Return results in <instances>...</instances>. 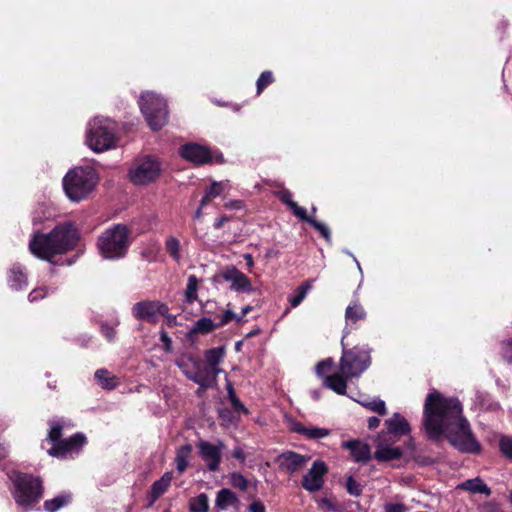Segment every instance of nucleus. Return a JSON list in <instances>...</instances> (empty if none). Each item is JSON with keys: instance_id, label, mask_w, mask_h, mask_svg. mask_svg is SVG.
I'll list each match as a JSON object with an SVG mask.
<instances>
[{"instance_id": "35", "label": "nucleus", "mask_w": 512, "mask_h": 512, "mask_svg": "<svg viewBox=\"0 0 512 512\" xmlns=\"http://www.w3.org/2000/svg\"><path fill=\"white\" fill-rule=\"evenodd\" d=\"M165 247L169 255L179 262L181 259L179 240L176 237L170 236L166 239Z\"/></svg>"}, {"instance_id": "25", "label": "nucleus", "mask_w": 512, "mask_h": 512, "mask_svg": "<svg viewBox=\"0 0 512 512\" xmlns=\"http://www.w3.org/2000/svg\"><path fill=\"white\" fill-rule=\"evenodd\" d=\"M192 452L191 445H184L177 449L175 462H176V468L179 473H183L188 465H189V458Z\"/></svg>"}, {"instance_id": "21", "label": "nucleus", "mask_w": 512, "mask_h": 512, "mask_svg": "<svg viewBox=\"0 0 512 512\" xmlns=\"http://www.w3.org/2000/svg\"><path fill=\"white\" fill-rule=\"evenodd\" d=\"M342 447L350 451L355 462H367L371 458L370 447L359 440L345 441Z\"/></svg>"}, {"instance_id": "43", "label": "nucleus", "mask_w": 512, "mask_h": 512, "mask_svg": "<svg viewBox=\"0 0 512 512\" xmlns=\"http://www.w3.org/2000/svg\"><path fill=\"white\" fill-rule=\"evenodd\" d=\"M233 319H235L237 322L242 321V317H238L234 312L228 309L223 313V315L220 318V321L216 324L219 325V327H221Z\"/></svg>"}, {"instance_id": "64", "label": "nucleus", "mask_w": 512, "mask_h": 512, "mask_svg": "<svg viewBox=\"0 0 512 512\" xmlns=\"http://www.w3.org/2000/svg\"><path fill=\"white\" fill-rule=\"evenodd\" d=\"M252 310V307L251 306H246L242 309V314L240 317H244L246 314H248L250 311Z\"/></svg>"}, {"instance_id": "14", "label": "nucleus", "mask_w": 512, "mask_h": 512, "mask_svg": "<svg viewBox=\"0 0 512 512\" xmlns=\"http://www.w3.org/2000/svg\"><path fill=\"white\" fill-rule=\"evenodd\" d=\"M177 365L189 379L199 384L202 388L211 386L210 378L204 375L198 361L192 358L182 357L177 361Z\"/></svg>"}, {"instance_id": "53", "label": "nucleus", "mask_w": 512, "mask_h": 512, "mask_svg": "<svg viewBox=\"0 0 512 512\" xmlns=\"http://www.w3.org/2000/svg\"><path fill=\"white\" fill-rule=\"evenodd\" d=\"M231 403L236 411H243L244 413H247V409L243 406V404L240 402V400L236 397V395H232L230 398Z\"/></svg>"}, {"instance_id": "20", "label": "nucleus", "mask_w": 512, "mask_h": 512, "mask_svg": "<svg viewBox=\"0 0 512 512\" xmlns=\"http://www.w3.org/2000/svg\"><path fill=\"white\" fill-rule=\"evenodd\" d=\"M385 425L387 431L382 434H386V438L388 436L399 437L410 433L408 421L399 413H395L391 418L387 419Z\"/></svg>"}, {"instance_id": "2", "label": "nucleus", "mask_w": 512, "mask_h": 512, "mask_svg": "<svg viewBox=\"0 0 512 512\" xmlns=\"http://www.w3.org/2000/svg\"><path fill=\"white\" fill-rule=\"evenodd\" d=\"M344 338L345 335L341 341L343 353L339 363V371L326 376L324 379V385L340 395L346 393L347 379L359 377L371 363L368 350L360 349L359 347L345 349Z\"/></svg>"}, {"instance_id": "62", "label": "nucleus", "mask_w": 512, "mask_h": 512, "mask_svg": "<svg viewBox=\"0 0 512 512\" xmlns=\"http://www.w3.org/2000/svg\"><path fill=\"white\" fill-rule=\"evenodd\" d=\"M8 454L7 448L4 444H0V460L4 459Z\"/></svg>"}, {"instance_id": "47", "label": "nucleus", "mask_w": 512, "mask_h": 512, "mask_svg": "<svg viewBox=\"0 0 512 512\" xmlns=\"http://www.w3.org/2000/svg\"><path fill=\"white\" fill-rule=\"evenodd\" d=\"M101 331L104 335V337L108 340V341H113L115 336H116V330L113 326H109L107 324H102L101 325Z\"/></svg>"}, {"instance_id": "40", "label": "nucleus", "mask_w": 512, "mask_h": 512, "mask_svg": "<svg viewBox=\"0 0 512 512\" xmlns=\"http://www.w3.org/2000/svg\"><path fill=\"white\" fill-rule=\"evenodd\" d=\"M309 223L326 239L330 240L331 233L330 229L322 222L317 221L314 219H309Z\"/></svg>"}, {"instance_id": "63", "label": "nucleus", "mask_w": 512, "mask_h": 512, "mask_svg": "<svg viewBox=\"0 0 512 512\" xmlns=\"http://www.w3.org/2000/svg\"><path fill=\"white\" fill-rule=\"evenodd\" d=\"M220 416H221V418L223 420L232 421L231 418H230V413L229 412L222 411Z\"/></svg>"}, {"instance_id": "26", "label": "nucleus", "mask_w": 512, "mask_h": 512, "mask_svg": "<svg viewBox=\"0 0 512 512\" xmlns=\"http://www.w3.org/2000/svg\"><path fill=\"white\" fill-rule=\"evenodd\" d=\"M458 487L472 493H484L486 495L491 494L490 488L480 478L466 480Z\"/></svg>"}, {"instance_id": "30", "label": "nucleus", "mask_w": 512, "mask_h": 512, "mask_svg": "<svg viewBox=\"0 0 512 512\" xmlns=\"http://www.w3.org/2000/svg\"><path fill=\"white\" fill-rule=\"evenodd\" d=\"M218 327L219 325H217L212 319L203 317L196 321L191 332L195 334H207Z\"/></svg>"}, {"instance_id": "37", "label": "nucleus", "mask_w": 512, "mask_h": 512, "mask_svg": "<svg viewBox=\"0 0 512 512\" xmlns=\"http://www.w3.org/2000/svg\"><path fill=\"white\" fill-rule=\"evenodd\" d=\"M273 82V75L270 71L261 73L257 80V93L260 94L265 87Z\"/></svg>"}, {"instance_id": "42", "label": "nucleus", "mask_w": 512, "mask_h": 512, "mask_svg": "<svg viewBox=\"0 0 512 512\" xmlns=\"http://www.w3.org/2000/svg\"><path fill=\"white\" fill-rule=\"evenodd\" d=\"M333 365H334V362L330 358L320 361L316 366L317 375L323 376L326 372H328L332 369Z\"/></svg>"}, {"instance_id": "49", "label": "nucleus", "mask_w": 512, "mask_h": 512, "mask_svg": "<svg viewBox=\"0 0 512 512\" xmlns=\"http://www.w3.org/2000/svg\"><path fill=\"white\" fill-rule=\"evenodd\" d=\"M47 294V290L46 288H38V289H35L33 290L30 294H29V301L30 302H34V301H37L39 299H42L45 297V295Z\"/></svg>"}, {"instance_id": "10", "label": "nucleus", "mask_w": 512, "mask_h": 512, "mask_svg": "<svg viewBox=\"0 0 512 512\" xmlns=\"http://www.w3.org/2000/svg\"><path fill=\"white\" fill-rule=\"evenodd\" d=\"M415 450V444L412 439L404 445V447L395 446L391 437L386 438V434H380L378 436L375 458L378 461L387 462L392 460H398L405 455L412 456Z\"/></svg>"}, {"instance_id": "54", "label": "nucleus", "mask_w": 512, "mask_h": 512, "mask_svg": "<svg viewBox=\"0 0 512 512\" xmlns=\"http://www.w3.org/2000/svg\"><path fill=\"white\" fill-rule=\"evenodd\" d=\"M249 512H266L265 506L260 501H254L248 508Z\"/></svg>"}, {"instance_id": "46", "label": "nucleus", "mask_w": 512, "mask_h": 512, "mask_svg": "<svg viewBox=\"0 0 512 512\" xmlns=\"http://www.w3.org/2000/svg\"><path fill=\"white\" fill-rule=\"evenodd\" d=\"M480 512H502L498 503L490 501L480 506Z\"/></svg>"}, {"instance_id": "15", "label": "nucleus", "mask_w": 512, "mask_h": 512, "mask_svg": "<svg viewBox=\"0 0 512 512\" xmlns=\"http://www.w3.org/2000/svg\"><path fill=\"white\" fill-rule=\"evenodd\" d=\"M182 158L194 164L201 165L212 161V155L208 148L196 143H187L179 149Z\"/></svg>"}, {"instance_id": "8", "label": "nucleus", "mask_w": 512, "mask_h": 512, "mask_svg": "<svg viewBox=\"0 0 512 512\" xmlns=\"http://www.w3.org/2000/svg\"><path fill=\"white\" fill-rule=\"evenodd\" d=\"M50 431L48 434V440L52 442L53 446L48 450V454L54 457L64 458L68 454L78 452V450L86 442V438L83 434L77 433L68 439L61 440L62 435V424L59 422L50 423Z\"/></svg>"}, {"instance_id": "31", "label": "nucleus", "mask_w": 512, "mask_h": 512, "mask_svg": "<svg viewBox=\"0 0 512 512\" xmlns=\"http://www.w3.org/2000/svg\"><path fill=\"white\" fill-rule=\"evenodd\" d=\"M95 377L104 389H113L117 385L116 378L106 369H99L95 372Z\"/></svg>"}, {"instance_id": "41", "label": "nucleus", "mask_w": 512, "mask_h": 512, "mask_svg": "<svg viewBox=\"0 0 512 512\" xmlns=\"http://www.w3.org/2000/svg\"><path fill=\"white\" fill-rule=\"evenodd\" d=\"M501 452L512 459V437H502L499 442Z\"/></svg>"}, {"instance_id": "12", "label": "nucleus", "mask_w": 512, "mask_h": 512, "mask_svg": "<svg viewBox=\"0 0 512 512\" xmlns=\"http://www.w3.org/2000/svg\"><path fill=\"white\" fill-rule=\"evenodd\" d=\"M197 448L199 450V455L205 462L208 470L217 471L222 459V451L224 449L223 442L218 441L217 443H211L205 440H200L197 443Z\"/></svg>"}, {"instance_id": "22", "label": "nucleus", "mask_w": 512, "mask_h": 512, "mask_svg": "<svg viewBox=\"0 0 512 512\" xmlns=\"http://www.w3.org/2000/svg\"><path fill=\"white\" fill-rule=\"evenodd\" d=\"M365 318L366 311L358 301H354L346 308L345 321L347 327H353L358 320H363Z\"/></svg>"}, {"instance_id": "56", "label": "nucleus", "mask_w": 512, "mask_h": 512, "mask_svg": "<svg viewBox=\"0 0 512 512\" xmlns=\"http://www.w3.org/2000/svg\"><path fill=\"white\" fill-rule=\"evenodd\" d=\"M380 425V419L377 417H370L368 419V428L376 429Z\"/></svg>"}, {"instance_id": "17", "label": "nucleus", "mask_w": 512, "mask_h": 512, "mask_svg": "<svg viewBox=\"0 0 512 512\" xmlns=\"http://www.w3.org/2000/svg\"><path fill=\"white\" fill-rule=\"evenodd\" d=\"M167 307L159 302L144 301L133 306V315L140 319L155 322L159 315L166 312Z\"/></svg>"}, {"instance_id": "45", "label": "nucleus", "mask_w": 512, "mask_h": 512, "mask_svg": "<svg viewBox=\"0 0 512 512\" xmlns=\"http://www.w3.org/2000/svg\"><path fill=\"white\" fill-rule=\"evenodd\" d=\"M407 508L402 503H386L384 505L385 512H407Z\"/></svg>"}, {"instance_id": "13", "label": "nucleus", "mask_w": 512, "mask_h": 512, "mask_svg": "<svg viewBox=\"0 0 512 512\" xmlns=\"http://www.w3.org/2000/svg\"><path fill=\"white\" fill-rule=\"evenodd\" d=\"M327 472L328 467L324 461H314L311 468L303 475L302 487L309 492L319 491L323 487Z\"/></svg>"}, {"instance_id": "9", "label": "nucleus", "mask_w": 512, "mask_h": 512, "mask_svg": "<svg viewBox=\"0 0 512 512\" xmlns=\"http://www.w3.org/2000/svg\"><path fill=\"white\" fill-rule=\"evenodd\" d=\"M140 108L152 130L161 129L167 122L168 112L166 102L152 92L141 95Z\"/></svg>"}, {"instance_id": "58", "label": "nucleus", "mask_w": 512, "mask_h": 512, "mask_svg": "<svg viewBox=\"0 0 512 512\" xmlns=\"http://www.w3.org/2000/svg\"><path fill=\"white\" fill-rule=\"evenodd\" d=\"M293 430L297 433H300L302 435L305 436L306 434V430H307V426H304L303 424L301 423H296L294 426H293Z\"/></svg>"}, {"instance_id": "61", "label": "nucleus", "mask_w": 512, "mask_h": 512, "mask_svg": "<svg viewBox=\"0 0 512 512\" xmlns=\"http://www.w3.org/2000/svg\"><path fill=\"white\" fill-rule=\"evenodd\" d=\"M244 259L246 260V263H247V266L248 267H253L254 265V261H253V257L251 254H245L244 255Z\"/></svg>"}, {"instance_id": "4", "label": "nucleus", "mask_w": 512, "mask_h": 512, "mask_svg": "<svg viewBox=\"0 0 512 512\" xmlns=\"http://www.w3.org/2000/svg\"><path fill=\"white\" fill-rule=\"evenodd\" d=\"M99 182V176L90 166L76 167L63 178V188L67 197L74 202L86 199Z\"/></svg>"}, {"instance_id": "44", "label": "nucleus", "mask_w": 512, "mask_h": 512, "mask_svg": "<svg viewBox=\"0 0 512 512\" xmlns=\"http://www.w3.org/2000/svg\"><path fill=\"white\" fill-rule=\"evenodd\" d=\"M293 213L301 220L306 221L309 223V219H313L312 217H309L307 215L306 209L299 206L297 203L292 204L291 207Z\"/></svg>"}, {"instance_id": "60", "label": "nucleus", "mask_w": 512, "mask_h": 512, "mask_svg": "<svg viewBox=\"0 0 512 512\" xmlns=\"http://www.w3.org/2000/svg\"><path fill=\"white\" fill-rule=\"evenodd\" d=\"M211 196H209L207 193L203 196V198L200 201L201 208H204L211 200Z\"/></svg>"}, {"instance_id": "24", "label": "nucleus", "mask_w": 512, "mask_h": 512, "mask_svg": "<svg viewBox=\"0 0 512 512\" xmlns=\"http://www.w3.org/2000/svg\"><path fill=\"white\" fill-rule=\"evenodd\" d=\"M172 473L166 472L159 480L155 481L151 489L152 501L159 498L170 486L172 481Z\"/></svg>"}, {"instance_id": "27", "label": "nucleus", "mask_w": 512, "mask_h": 512, "mask_svg": "<svg viewBox=\"0 0 512 512\" xmlns=\"http://www.w3.org/2000/svg\"><path fill=\"white\" fill-rule=\"evenodd\" d=\"M312 280H307L301 284L296 290L294 295L289 297V302L292 307H297L305 299L308 292L312 289Z\"/></svg>"}, {"instance_id": "3", "label": "nucleus", "mask_w": 512, "mask_h": 512, "mask_svg": "<svg viewBox=\"0 0 512 512\" xmlns=\"http://www.w3.org/2000/svg\"><path fill=\"white\" fill-rule=\"evenodd\" d=\"M77 233L71 224L55 227L50 233H36L29 243L30 252L36 257L51 261L55 255L72 249L77 241Z\"/></svg>"}, {"instance_id": "23", "label": "nucleus", "mask_w": 512, "mask_h": 512, "mask_svg": "<svg viewBox=\"0 0 512 512\" xmlns=\"http://www.w3.org/2000/svg\"><path fill=\"white\" fill-rule=\"evenodd\" d=\"M238 498L230 489L224 488L217 492L215 505L219 510H227L230 506L235 505Z\"/></svg>"}, {"instance_id": "57", "label": "nucleus", "mask_w": 512, "mask_h": 512, "mask_svg": "<svg viewBox=\"0 0 512 512\" xmlns=\"http://www.w3.org/2000/svg\"><path fill=\"white\" fill-rule=\"evenodd\" d=\"M230 219L227 216H221L215 221L214 227L216 229H220L226 222H228Z\"/></svg>"}, {"instance_id": "29", "label": "nucleus", "mask_w": 512, "mask_h": 512, "mask_svg": "<svg viewBox=\"0 0 512 512\" xmlns=\"http://www.w3.org/2000/svg\"><path fill=\"white\" fill-rule=\"evenodd\" d=\"M9 283L11 288L15 290L22 289L27 284L26 276L19 266L10 270Z\"/></svg>"}, {"instance_id": "59", "label": "nucleus", "mask_w": 512, "mask_h": 512, "mask_svg": "<svg viewBox=\"0 0 512 512\" xmlns=\"http://www.w3.org/2000/svg\"><path fill=\"white\" fill-rule=\"evenodd\" d=\"M161 340L165 344L166 350L169 351L170 350V345H171V339L169 338V336L167 335L166 332H162L161 333Z\"/></svg>"}, {"instance_id": "7", "label": "nucleus", "mask_w": 512, "mask_h": 512, "mask_svg": "<svg viewBox=\"0 0 512 512\" xmlns=\"http://www.w3.org/2000/svg\"><path fill=\"white\" fill-rule=\"evenodd\" d=\"M130 231L122 224L106 229L98 239L100 254L106 259L123 257L130 244Z\"/></svg>"}, {"instance_id": "55", "label": "nucleus", "mask_w": 512, "mask_h": 512, "mask_svg": "<svg viewBox=\"0 0 512 512\" xmlns=\"http://www.w3.org/2000/svg\"><path fill=\"white\" fill-rule=\"evenodd\" d=\"M233 457L240 460L241 462L245 461V453L240 447H236L232 452Z\"/></svg>"}, {"instance_id": "48", "label": "nucleus", "mask_w": 512, "mask_h": 512, "mask_svg": "<svg viewBox=\"0 0 512 512\" xmlns=\"http://www.w3.org/2000/svg\"><path fill=\"white\" fill-rule=\"evenodd\" d=\"M347 489L352 495H359L361 493L360 485L352 477H349L347 480Z\"/></svg>"}, {"instance_id": "50", "label": "nucleus", "mask_w": 512, "mask_h": 512, "mask_svg": "<svg viewBox=\"0 0 512 512\" xmlns=\"http://www.w3.org/2000/svg\"><path fill=\"white\" fill-rule=\"evenodd\" d=\"M277 195H278L279 199L283 203L287 204L290 208L292 207V204L296 203L292 200V195L288 190L280 191Z\"/></svg>"}, {"instance_id": "51", "label": "nucleus", "mask_w": 512, "mask_h": 512, "mask_svg": "<svg viewBox=\"0 0 512 512\" xmlns=\"http://www.w3.org/2000/svg\"><path fill=\"white\" fill-rule=\"evenodd\" d=\"M224 207L230 210H240L244 207V203L241 200H230L225 203Z\"/></svg>"}, {"instance_id": "1", "label": "nucleus", "mask_w": 512, "mask_h": 512, "mask_svg": "<svg viewBox=\"0 0 512 512\" xmlns=\"http://www.w3.org/2000/svg\"><path fill=\"white\" fill-rule=\"evenodd\" d=\"M462 412V405L457 398L445 397L438 391H433L427 395L424 402V430L432 440L437 441L445 436L462 452H479L480 445Z\"/></svg>"}, {"instance_id": "5", "label": "nucleus", "mask_w": 512, "mask_h": 512, "mask_svg": "<svg viewBox=\"0 0 512 512\" xmlns=\"http://www.w3.org/2000/svg\"><path fill=\"white\" fill-rule=\"evenodd\" d=\"M8 477L14 485L13 498L25 511L41 499L43 488L39 478L18 471H12Z\"/></svg>"}, {"instance_id": "18", "label": "nucleus", "mask_w": 512, "mask_h": 512, "mask_svg": "<svg viewBox=\"0 0 512 512\" xmlns=\"http://www.w3.org/2000/svg\"><path fill=\"white\" fill-rule=\"evenodd\" d=\"M224 355V347L212 348L205 352L204 357L207 366L202 368V371L204 372V375H207L210 378L211 385L215 382L218 374L223 372V370L219 368V365L223 361Z\"/></svg>"}, {"instance_id": "19", "label": "nucleus", "mask_w": 512, "mask_h": 512, "mask_svg": "<svg viewBox=\"0 0 512 512\" xmlns=\"http://www.w3.org/2000/svg\"><path fill=\"white\" fill-rule=\"evenodd\" d=\"M309 460L310 456L301 455L293 451H286L278 457L279 468L291 475L300 471Z\"/></svg>"}, {"instance_id": "52", "label": "nucleus", "mask_w": 512, "mask_h": 512, "mask_svg": "<svg viewBox=\"0 0 512 512\" xmlns=\"http://www.w3.org/2000/svg\"><path fill=\"white\" fill-rule=\"evenodd\" d=\"M503 357L510 362L512 361V340H509L504 344Z\"/></svg>"}, {"instance_id": "39", "label": "nucleus", "mask_w": 512, "mask_h": 512, "mask_svg": "<svg viewBox=\"0 0 512 512\" xmlns=\"http://www.w3.org/2000/svg\"><path fill=\"white\" fill-rule=\"evenodd\" d=\"M228 187V182H216L214 181L210 188L206 191V193L211 196V198H215L221 195L222 191Z\"/></svg>"}, {"instance_id": "33", "label": "nucleus", "mask_w": 512, "mask_h": 512, "mask_svg": "<svg viewBox=\"0 0 512 512\" xmlns=\"http://www.w3.org/2000/svg\"><path fill=\"white\" fill-rule=\"evenodd\" d=\"M198 280L195 275H190L187 281L185 298L188 303H193L198 298Z\"/></svg>"}, {"instance_id": "11", "label": "nucleus", "mask_w": 512, "mask_h": 512, "mask_svg": "<svg viewBox=\"0 0 512 512\" xmlns=\"http://www.w3.org/2000/svg\"><path fill=\"white\" fill-rule=\"evenodd\" d=\"M159 162L151 157L137 159L129 170V178L135 185H147L160 175Z\"/></svg>"}, {"instance_id": "38", "label": "nucleus", "mask_w": 512, "mask_h": 512, "mask_svg": "<svg viewBox=\"0 0 512 512\" xmlns=\"http://www.w3.org/2000/svg\"><path fill=\"white\" fill-rule=\"evenodd\" d=\"M230 478L233 487L238 488L242 491H245L248 488V481L242 474L232 473Z\"/></svg>"}, {"instance_id": "6", "label": "nucleus", "mask_w": 512, "mask_h": 512, "mask_svg": "<svg viewBox=\"0 0 512 512\" xmlns=\"http://www.w3.org/2000/svg\"><path fill=\"white\" fill-rule=\"evenodd\" d=\"M116 124L103 117H95L87 126L86 144L94 152H104L116 146Z\"/></svg>"}, {"instance_id": "34", "label": "nucleus", "mask_w": 512, "mask_h": 512, "mask_svg": "<svg viewBox=\"0 0 512 512\" xmlns=\"http://www.w3.org/2000/svg\"><path fill=\"white\" fill-rule=\"evenodd\" d=\"M191 512H208V497L206 494L202 493L197 497L193 498L190 502Z\"/></svg>"}, {"instance_id": "16", "label": "nucleus", "mask_w": 512, "mask_h": 512, "mask_svg": "<svg viewBox=\"0 0 512 512\" xmlns=\"http://www.w3.org/2000/svg\"><path fill=\"white\" fill-rule=\"evenodd\" d=\"M222 277L225 281L231 283L230 288L233 291L246 293L254 291L250 279L235 266L227 267L222 272Z\"/></svg>"}, {"instance_id": "28", "label": "nucleus", "mask_w": 512, "mask_h": 512, "mask_svg": "<svg viewBox=\"0 0 512 512\" xmlns=\"http://www.w3.org/2000/svg\"><path fill=\"white\" fill-rule=\"evenodd\" d=\"M363 407L373 411L379 415H385L387 413L386 404L379 398H365L357 400Z\"/></svg>"}, {"instance_id": "32", "label": "nucleus", "mask_w": 512, "mask_h": 512, "mask_svg": "<svg viewBox=\"0 0 512 512\" xmlns=\"http://www.w3.org/2000/svg\"><path fill=\"white\" fill-rule=\"evenodd\" d=\"M71 500V497L70 495L66 494V495H60V496H57L51 500H47L44 502V508L46 511L48 512H56L57 510H59L60 508L64 507L65 505H67Z\"/></svg>"}, {"instance_id": "36", "label": "nucleus", "mask_w": 512, "mask_h": 512, "mask_svg": "<svg viewBox=\"0 0 512 512\" xmlns=\"http://www.w3.org/2000/svg\"><path fill=\"white\" fill-rule=\"evenodd\" d=\"M330 435V430L326 428L309 426L307 427L305 436L309 439H322Z\"/></svg>"}]
</instances>
